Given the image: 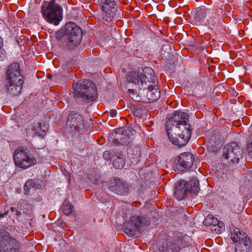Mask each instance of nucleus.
<instances>
[{
  "label": "nucleus",
  "instance_id": "40",
  "mask_svg": "<svg viewBox=\"0 0 252 252\" xmlns=\"http://www.w3.org/2000/svg\"><path fill=\"white\" fill-rule=\"evenodd\" d=\"M210 144H212V145H213V144L212 143V142H213V136L211 137V139H210ZM214 143H216V142L215 141H214Z\"/></svg>",
  "mask_w": 252,
  "mask_h": 252
},
{
  "label": "nucleus",
  "instance_id": "25",
  "mask_svg": "<svg viewBox=\"0 0 252 252\" xmlns=\"http://www.w3.org/2000/svg\"><path fill=\"white\" fill-rule=\"evenodd\" d=\"M218 223V220L217 218L212 215H208L203 220V224L206 226L216 225Z\"/></svg>",
  "mask_w": 252,
  "mask_h": 252
},
{
  "label": "nucleus",
  "instance_id": "23",
  "mask_svg": "<svg viewBox=\"0 0 252 252\" xmlns=\"http://www.w3.org/2000/svg\"><path fill=\"white\" fill-rule=\"evenodd\" d=\"M205 19L208 23H215V20L217 18V13L215 10L210 9L206 8Z\"/></svg>",
  "mask_w": 252,
  "mask_h": 252
},
{
  "label": "nucleus",
  "instance_id": "18",
  "mask_svg": "<svg viewBox=\"0 0 252 252\" xmlns=\"http://www.w3.org/2000/svg\"><path fill=\"white\" fill-rule=\"evenodd\" d=\"M23 82V81H17V82H5L4 86L8 93L16 95L18 94L21 90Z\"/></svg>",
  "mask_w": 252,
  "mask_h": 252
},
{
  "label": "nucleus",
  "instance_id": "10",
  "mask_svg": "<svg viewBox=\"0 0 252 252\" xmlns=\"http://www.w3.org/2000/svg\"><path fill=\"white\" fill-rule=\"evenodd\" d=\"M118 7L115 1L105 0L101 7V16L104 21L110 22L115 18Z\"/></svg>",
  "mask_w": 252,
  "mask_h": 252
},
{
  "label": "nucleus",
  "instance_id": "13",
  "mask_svg": "<svg viewBox=\"0 0 252 252\" xmlns=\"http://www.w3.org/2000/svg\"><path fill=\"white\" fill-rule=\"evenodd\" d=\"M20 81H23V77L20 74V65L18 63H12L7 70L5 82H17Z\"/></svg>",
  "mask_w": 252,
  "mask_h": 252
},
{
  "label": "nucleus",
  "instance_id": "34",
  "mask_svg": "<svg viewBox=\"0 0 252 252\" xmlns=\"http://www.w3.org/2000/svg\"><path fill=\"white\" fill-rule=\"evenodd\" d=\"M248 152L249 156L252 158V139L251 143L248 145Z\"/></svg>",
  "mask_w": 252,
  "mask_h": 252
},
{
  "label": "nucleus",
  "instance_id": "9",
  "mask_svg": "<svg viewBox=\"0 0 252 252\" xmlns=\"http://www.w3.org/2000/svg\"><path fill=\"white\" fill-rule=\"evenodd\" d=\"M130 227L125 229V232L129 236H133L136 232L141 228L149 225V221L143 216L133 215L130 217L129 220Z\"/></svg>",
  "mask_w": 252,
  "mask_h": 252
},
{
  "label": "nucleus",
  "instance_id": "22",
  "mask_svg": "<svg viewBox=\"0 0 252 252\" xmlns=\"http://www.w3.org/2000/svg\"><path fill=\"white\" fill-rule=\"evenodd\" d=\"M188 191L196 194L199 190V181L196 178H193L189 182H187Z\"/></svg>",
  "mask_w": 252,
  "mask_h": 252
},
{
  "label": "nucleus",
  "instance_id": "41",
  "mask_svg": "<svg viewBox=\"0 0 252 252\" xmlns=\"http://www.w3.org/2000/svg\"><path fill=\"white\" fill-rule=\"evenodd\" d=\"M11 212H14L15 211V208L14 207H11Z\"/></svg>",
  "mask_w": 252,
  "mask_h": 252
},
{
  "label": "nucleus",
  "instance_id": "26",
  "mask_svg": "<svg viewBox=\"0 0 252 252\" xmlns=\"http://www.w3.org/2000/svg\"><path fill=\"white\" fill-rule=\"evenodd\" d=\"M205 8H200L196 13L194 16V20L198 22H200L205 19Z\"/></svg>",
  "mask_w": 252,
  "mask_h": 252
},
{
  "label": "nucleus",
  "instance_id": "42",
  "mask_svg": "<svg viewBox=\"0 0 252 252\" xmlns=\"http://www.w3.org/2000/svg\"><path fill=\"white\" fill-rule=\"evenodd\" d=\"M48 78H51V77H52V76H51V75H48Z\"/></svg>",
  "mask_w": 252,
  "mask_h": 252
},
{
  "label": "nucleus",
  "instance_id": "4",
  "mask_svg": "<svg viewBox=\"0 0 252 252\" xmlns=\"http://www.w3.org/2000/svg\"><path fill=\"white\" fill-rule=\"evenodd\" d=\"M72 87L75 97H82L88 102L93 101L96 98L97 94L95 85L89 80L73 83Z\"/></svg>",
  "mask_w": 252,
  "mask_h": 252
},
{
  "label": "nucleus",
  "instance_id": "39",
  "mask_svg": "<svg viewBox=\"0 0 252 252\" xmlns=\"http://www.w3.org/2000/svg\"><path fill=\"white\" fill-rule=\"evenodd\" d=\"M16 215L18 216H20L21 215V212L17 210L16 211Z\"/></svg>",
  "mask_w": 252,
  "mask_h": 252
},
{
  "label": "nucleus",
  "instance_id": "36",
  "mask_svg": "<svg viewBox=\"0 0 252 252\" xmlns=\"http://www.w3.org/2000/svg\"><path fill=\"white\" fill-rule=\"evenodd\" d=\"M109 155V152L106 151L104 153L103 157H104L105 158H109V157H108Z\"/></svg>",
  "mask_w": 252,
  "mask_h": 252
},
{
  "label": "nucleus",
  "instance_id": "28",
  "mask_svg": "<svg viewBox=\"0 0 252 252\" xmlns=\"http://www.w3.org/2000/svg\"><path fill=\"white\" fill-rule=\"evenodd\" d=\"M63 37H64V39L66 40V28L65 26L61 30L58 31L56 33V38L58 40H60L62 39Z\"/></svg>",
  "mask_w": 252,
  "mask_h": 252
},
{
  "label": "nucleus",
  "instance_id": "7",
  "mask_svg": "<svg viewBox=\"0 0 252 252\" xmlns=\"http://www.w3.org/2000/svg\"><path fill=\"white\" fill-rule=\"evenodd\" d=\"M18 241L6 231L0 232V252H17Z\"/></svg>",
  "mask_w": 252,
  "mask_h": 252
},
{
  "label": "nucleus",
  "instance_id": "8",
  "mask_svg": "<svg viewBox=\"0 0 252 252\" xmlns=\"http://www.w3.org/2000/svg\"><path fill=\"white\" fill-rule=\"evenodd\" d=\"M223 156L230 164L238 163L243 157L242 150L237 143L232 142L224 147Z\"/></svg>",
  "mask_w": 252,
  "mask_h": 252
},
{
  "label": "nucleus",
  "instance_id": "1",
  "mask_svg": "<svg viewBox=\"0 0 252 252\" xmlns=\"http://www.w3.org/2000/svg\"><path fill=\"white\" fill-rule=\"evenodd\" d=\"M166 131L170 141L179 147L186 145L191 136L187 113L177 111L167 122Z\"/></svg>",
  "mask_w": 252,
  "mask_h": 252
},
{
  "label": "nucleus",
  "instance_id": "3",
  "mask_svg": "<svg viewBox=\"0 0 252 252\" xmlns=\"http://www.w3.org/2000/svg\"><path fill=\"white\" fill-rule=\"evenodd\" d=\"M41 13L48 22L55 26L59 25L63 18L62 7L55 2V0L44 1L41 6Z\"/></svg>",
  "mask_w": 252,
  "mask_h": 252
},
{
  "label": "nucleus",
  "instance_id": "16",
  "mask_svg": "<svg viewBox=\"0 0 252 252\" xmlns=\"http://www.w3.org/2000/svg\"><path fill=\"white\" fill-rule=\"evenodd\" d=\"M110 189L118 194H123L126 191L127 185L119 178H113L109 182Z\"/></svg>",
  "mask_w": 252,
  "mask_h": 252
},
{
  "label": "nucleus",
  "instance_id": "6",
  "mask_svg": "<svg viewBox=\"0 0 252 252\" xmlns=\"http://www.w3.org/2000/svg\"><path fill=\"white\" fill-rule=\"evenodd\" d=\"M65 28L66 45L69 49H71L80 43L82 38V30L73 22L67 23Z\"/></svg>",
  "mask_w": 252,
  "mask_h": 252
},
{
  "label": "nucleus",
  "instance_id": "38",
  "mask_svg": "<svg viewBox=\"0 0 252 252\" xmlns=\"http://www.w3.org/2000/svg\"><path fill=\"white\" fill-rule=\"evenodd\" d=\"M140 110L139 109H136V111H135V113L137 115H138L140 114H139V111H140Z\"/></svg>",
  "mask_w": 252,
  "mask_h": 252
},
{
  "label": "nucleus",
  "instance_id": "19",
  "mask_svg": "<svg viewBox=\"0 0 252 252\" xmlns=\"http://www.w3.org/2000/svg\"><path fill=\"white\" fill-rule=\"evenodd\" d=\"M252 247V242L249 237L243 239L234 247L235 252H249Z\"/></svg>",
  "mask_w": 252,
  "mask_h": 252
},
{
  "label": "nucleus",
  "instance_id": "11",
  "mask_svg": "<svg viewBox=\"0 0 252 252\" xmlns=\"http://www.w3.org/2000/svg\"><path fill=\"white\" fill-rule=\"evenodd\" d=\"M66 125L69 127L71 132H80L83 126V116L79 114L70 113L68 116Z\"/></svg>",
  "mask_w": 252,
  "mask_h": 252
},
{
  "label": "nucleus",
  "instance_id": "32",
  "mask_svg": "<svg viewBox=\"0 0 252 252\" xmlns=\"http://www.w3.org/2000/svg\"><path fill=\"white\" fill-rule=\"evenodd\" d=\"M216 225L220 228V231H224L225 228L224 224L222 221H220L218 220V223Z\"/></svg>",
  "mask_w": 252,
  "mask_h": 252
},
{
  "label": "nucleus",
  "instance_id": "14",
  "mask_svg": "<svg viewBox=\"0 0 252 252\" xmlns=\"http://www.w3.org/2000/svg\"><path fill=\"white\" fill-rule=\"evenodd\" d=\"M131 130L124 127H120L115 131L113 134L114 143L116 144L127 145L130 142V139H132V134L129 135Z\"/></svg>",
  "mask_w": 252,
  "mask_h": 252
},
{
  "label": "nucleus",
  "instance_id": "20",
  "mask_svg": "<svg viewBox=\"0 0 252 252\" xmlns=\"http://www.w3.org/2000/svg\"><path fill=\"white\" fill-rule=\"evenodd\" d=\"M248 237L246 233L240 231L239 229L237 228H234L231 232L230 238L234 243V246L243 240V239Z\"/></svg>",
  "mask_w": 252,
  "mask_h": 252
},
{
  "label": "nucleus",
  "instance_id": "21",
  "mask_svg": "<svg viewBox=\"0 0 252 252\" xmlns=\"http://www.w3.org/2000/svg\"><path fill=\"white\" fill-rule=\"evenodd\" d=\"M48 129V126L46 124L39 123L37 126L34 127L33 130L35 134L43 137L46 135Z\"/></svg>",
  "mask_w": 252,
  "mask_h": 252
},
{
  "label": "nucleus",
  "instance_id": "17",
  "mask_svg": "<svg viewBox=\"0 0 252 252\" xmlns=\"http://www.w3.org/2000/svg\"><path fill=\"white\" fill-rule=\"evenodd\" d=\"M189 184L185 181L182 180L178 182L175 186L174 196L178 200L184 199L186 193L189 192L188 186Z\"/></svg>",
  "mask_w": 252,
  "mask_h": 252
},
{
  "label": "nucleus",
  "instance_id": "35",
  "mask_svg": "<svg viewBox=\"0 0 252 252\" xmlns=\"http://www.w3.org/2000/svg\"><path fill=\"white\" fill-rule=\"evenodd\" d=\"M109 115L112 118L115 117L117 115L116 110L114 109L111 110L109 112Z\"/></svg>",
  "mask_w": 252,
  "mask_h": 252
},
{
  "label": "nucleus",
  "instance_id": "2",
  "mask_svg": "<svg viewBox=\"0 0 252 252\" xmlns=\"http://www.w3.org/2000/svg\"><path fill=\"white\" fill-rule=\"evenodd\" d=\"M128 80L136 82L141 81V90L144 94L143 102L151 103L158 100L160 97V92L156 82L154 72L150 67H145L142 72H130L126 76Z\"/></svg>",
  "mask_w": 252,
  "mask_h": 252
},
{
  "label": "nucleus",
  "instance_id": "29",
  "mask_svg": "<svg viewBox=\"0 0 252 252\" xmlns=\"http://www.w3.org/2000/svg\"><path fill=\"white\" fill-rule=\"evenodd\" d=\"M177 243H175L174 245V249L175 250V251H177L179 250L180 248L183 246L182 243L183 241V238L182 236H180L177 238Z\"/></svg>",
  "mask_w": 252,
  "mask_h": 252
},
{
  "label": "nucleus",
  "instance_id": "33",
  "mask_svg": "<svg viewBox=\"0 0 252 252\" xmlns=\"http://www.w3.org/2000/svg\"><path fill=\"white\" fill-rule=\"evenodd\" d=\"M213 228H212V230H214V231L217 234H220L223 231H220V228H219L217 225L213 226Z\"/></svg>",
  "mask_w": 252,
  "mask_h": 252
},
{
  "label": "nucleus",
  "instance_id": "5",
  "mask_svg": "<svg viewBox=\"0 0 252 252\" xmlns=\"http://www.w3.org/2000/svg\"><path fill=\"white\" fill-rule=\"evenodd\" d=\"M13 157L15 165L23 169L36 163V159L31 155L30 151L23 146L18 147L14 151Z\"/></svg>",
  "mask_w": 252,
  "mask_h": 252
},
{
  "label": "nucleus",
  "instance_id": "27",
  "mask_svg": "<svg viewBox=\"0 0 252 252\" xmlns=\"http://www.w3.org/2000/svg\"><path fill=\"white\" fill-rule=\"evenodd\" d=\"M72 209L73 206L69 203L64 204L63 207V212L66 216H69L72 213Z\"/></svg>",
  "mask_w": 252,
  "mask_h": 252
},
{
  "label": "nucleus",
  "instance_id": "31",
  "mask_svg": "<svg viewBox=\"0 0 252 252\" xmlns=\"http://www.w3.org/2000/svg\"><path fill=\"white\" fill-rule=\"evenodd\" d=\"M4 51L2 48V39L0 38V60H2L4 57Z\"/></svg>",
  "mask_w": 252,
  "mask_h": 252
},
{
  "label": "nucleus",
  "instance_id": "30",
  "mask_svg": "<svg viewBox=\"0 0 252 252\" xmlns=\"http://www.w3.org/2000/svg\"><path fill=\"white\" fill-rule=\"evenodd\" d=\"M34 185V181L32 180H28L24 186L25 190H28L30 188L33 187Z\"/></svg>",
  "mask_w": 252,
  "mask_h": 252
},
{
  "label": "nucleus",
  "instance_id": "37",
  "mask_svg": "<svg viewBox=\"0 0 252 252\" xmlns=\"http://www.w3.org/2000/svg\"><path fill=\"white\" fill-rule=\"evenodd\" d=\"M8 212V211H6V212H5V213H2V214H1V213H0V217H1H1H3L5 215H7V214Z\"/></svg>",
  "mask_w": 252,
  "mask_h": 252
},
{
  "label": "nucleus",
  "instance_id": "24",
  "mask_svg": "<svg viewBox=\"0 0 252 252\" xmlns=\"http://www.w3.org/2000/svg\"><path fill=\"white\" fill-rule=\"evenodd\" d=\"M125 164L124 155L123 154L119 153L117 156V158L113 161V166L115 168L121 169L125 166Z\"/></svg>",
  "mask_w": 252,
  "mask_h": 252
},
{
  "label": "nucleus",
  "instance_id": "15",
  "mask_svg": "<svg viewBox=\"0 0 252 252\" xmlns=\"http://www.w3.org/2000/svg\"><path fill=\"white\" fill-rule=\"evenodd\" d=\"M177 168L180 171L190 168L194 162V158L192 154L186 152L178 157Z\"/></svg>",
  "mask_w": 252,
  "mask_h": 252
},
{
  "label": "nucleus",
  "instance_id": "12",
  "mask_svg": "<svg viewBox=\"0 0 252 252\" xmlns=\"http://www.w3.org/2000/svg\"><path fill=\"white\" fill-rule=\"evenodd\" d=\"M128 83L126 84L127 88L130 87V84L131 83L133 84L132 86V88L128 89L127 90V93L130 97L135 101L140 102L143 101V98L144 96V92L142 93L141 92H143V90H141V81L139 80L138 82H133L128 80L126 78Z\"/></svg>",
  "mask_w": 252,
  "mask_h": 252
}]
</instances>
